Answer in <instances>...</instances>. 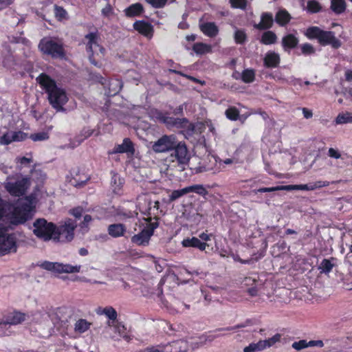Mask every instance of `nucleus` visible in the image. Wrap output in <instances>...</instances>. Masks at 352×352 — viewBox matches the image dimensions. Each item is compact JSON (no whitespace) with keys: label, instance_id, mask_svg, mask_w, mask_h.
<instances>
[{"label":"nucleus","instance_id":"obj_14","mask_svg":"<svg viewBox=\"0 0 352 352\" xmlns=\"http://www.w3.org/2000/svg\"><path fill=\"white\" fill-rule=\"evenodd\" d=\"M170 128H176L181 130V133L185 136H191L195 132V125L190 122L186 118H173Z\"/></svg>","mask_w":352,"mask_h":352},{"label":"nucleus","instance_id":"obj_62","mask_svg":"<svg viewBox=\"0 0 352 352\" xmlns=\"http://www.w3.org/2000/svg\"><path fill=\"white\" fill-rule=\"evenodd\" d=\"M13 3V0H0V11L8 8Z\"/></svg>","mask_w":352,"mask_h":352},{"label":"nucleus","instance_id":"obj_26","mask_svg":"<svg viewBox=\"0 0 352 352\" xmlns=\"http://www.w3.org/2000/svg\"><path fill=\"white\" fill-rule=\"evenodd\" d=\"M273 25V16L270 12H264L261 14V22L256 25L258 30H270Z\"/></svg>","mask_w":352,"mask_h":352},{"label":"nucleus","instance_id":"obj_57","mask_svg":"<svg viewBox=\"0 0 352 352\" xmlns=\"http://www.w3.org/2000/svg\"><path fill=\"white\" fill-rule=\"evenodd\" d=\"M251 321L250 320H248L246 321V323H241V324H238L235 326H233V327H227L226 328H221V329H218L217 331H232V330H236V329H240V328H243L244 327H245L248 324H250Z\"/></svg>","mask_w":352,"mask_h":352},{"label":"nucleus","instance_id":"obj_20","mask_svg":"<svg viewBox=\"0 0 352 352\" xmlns=\"http://www.w3.org/2000/svg\"><path fill=\"white\" fill-rule=\"evenodd\" d=\"M280 62L279 54L272 50L268 51L263 59V64L266 68H276L279 65Z\"/></svg>","mask_w":352,"mask_h":352},{"label":"nucleus","instance_id":"obj_22","mask_svg":"<svg viewBox=\"0 0 352 352\" xmlns=\"http://www.w3.org/2000/svg\"><path fill=\"white\" fill-rule=\"evenodd\" d=\"M84 39L87 41L85 43L87 52H92L94 46H99L98 41L100 39V35L96 29L94 32H91L85 35Z\"/></svg>","mask_w":352,"mask_h":352},{"label":"nucleus","instance_id":"obj_31","mask_svg":"<svg viewBox=\"0 0 352 352\" xmlns=\"http://www.w3.org/2000/svg\"><path fill=\"white\" fill-rule=\"evenodd\" d=\"M291 19L290 14L289 12L286 10H280L276 12L275 15V22L279 25V26H285L287 24L289 23V21Z\"/></svg>","mask_w":352,"mask_h":352},{"label":"nucleus","instance_id":"obj_1","mask_svg":"<svg viewBox=\"0 0 352 352\" xmlns=\"http://www.w3.org/2000/svg\"><path fill=\"white\" fill-rule=\"evenodd\" d=\"M41 88L47 94L48 102L56 111H64L63 106L69 98L64 89L57 85L56 81L45 73H41L36 79Z\"/></svg>","mask_w":352,"mask_h":352},{"label":"nucleus","instance_id":"obj_27","mask_svg":"<svg viewBox=\"0 0 352 352\" xmlns=\"http://www.w3.org/2000/svg\"><path fill=\"white\" fill-rule=\"evenodd\" d=\"M71 175L72 176V179H70L69 182L71 184L76 187H80L85 184H87V181L89 180V178L87 175H80L78 174V170H72L71 172Z\"/></svg>","mask_w":352,"mask_h":352},{"label":"nucleus","instance_id":"obj_6","mask_svg":"<svg viewBox=\"0 0 352 352\" xmlns=\"http://www.w3.org/2000/svg\"><path fill=\"white\" fill-rule=\"evenodd\" d=\"M34 234L43 241L54 240L56 224L45 219H36L33 223Z\"/></svg>","mask_w":352,"mask_h":352},{"label":"nucleus","instance_id":"obj_35","mask_svg":"<svg viewBox=\"0 0 352 352\" xmlns=\"http://www.w3.org/2000/svg\"><path fill=\"white\" fill-rule=\"evenodd\" d=\"M255 75L254 69H245L241 72V79L245 83H251L254 82Z\"/></svg>","mask_w":352,"mask_h":352},{"label":"nucleus","instance_id":"obj_44","mask_svg":"<svg viewBox=\"0 0 352 352\" xmlns=\"http://www.w3.org/2000/svg\"><path fill=\"white\" fill-rule=\"evenodd\" d=\"M30 138L34 141H43L49 138V133L47 132H37L30 134Z\"/></svg>","mask_w":352,"mask_h":352},{"label":"nucleus","instance_id":"obj_46","mask_svg":"<svg viewBox=\"0 0 352 352\" xmlns=\"http://www.w3.org/2000/svg\"><path fill=\"white\" fill-rule=\"evenodd\" d=\"M263 350V347L260 345V340L256 343H251L248 346L243 348V352H256Z\"/></svg>","mask_w":352,"mask_h":352},{"label":"nucleus","instance_id":"obj_21","mask_svg":"<svg viewBox=\"0 0 352 352\" xmlns=\"http://www.w3.org/2000/svg\"><path fill=\"white\" fill-rule=\"evenodd\" d=\"M298 38L293 34H287L282 37V47L285 52H289L298 45Z\"/></svg>","mask_w":352,"mask_h":352},{"label":"nucleus","instance_id":"obj_49","mask_svg":"<svg viewBox=\"0 0 352 352\" xmlns=\"http://www.w3.org/2000/svg\"><path fill=\"white\" fill-rule=\"evenodd\" d=\"M116 329H117V331L119 333V336L120 337H122L124 340H125L127 342H130L131 340V336L128 335L126 333V327L124 325H121V324H118L117 327H116Z\"/></svg>","mask_w":352,"mask_h":352},{"label":"nucleus","instance_id":"obj_15","mask_svg":"<svg viewBox=\"0 0 352 352\" xmlns=\"http://www.w3.org/2000/svg\"><path fill=\"white\" fill-rule=\"evenodd\" d=\"M173 152L170 156L176 158L179 164H185L189 160L188 151L186 144L184 142H178L175 143V147L172 149Z\"/></svg>","mask_w":352,"mask_h":352},{"label":"nucleus","instance_id":"obj_29","mask_svg":"<svg viewBox=\"0 0 352 352\" xmlns=\"http://www.w3.org/2000/svg\"><path fill=\"white\" fill-rule=\"evenodd\" d=\"M336 258L333 256L329 258H324L318 269H319L321 273L329 274L333 267L336 265Z\"/></svg>","mask_w":352,"mask_h":352},{"label":"nucleus","instance_id":"obj_36","mask_svg":"<svg viewBox=\"0 0 352 352\" xmlns=\"http://www.w3.org/2000/svg\"><path fill=\"white\" fill-rule=\"evenodd\" d=\"M91 326V323H89L87 320L85 319H79L75 323V331L82 333L87 331Z\"/></svg>","mask_w":352,"mask_h":352},{"label":"nucleus","instance_id":"obj_12","mask_svg":"<svg viewBox=\"0 0 352 352\" xmlns=\"http://www.w3.org/2000/svg\"><path fill=\"white\" fill-rule=\"evenodd\" d=\"M31 212V206L28 202H22L12 210V222L19 224L26 221Z\"/></svg>","mask_w":352,"mask_h":352},{"label":"nucleus","instance_id":"obj_43","mask_svg":"<svg viewBox=\"0 0 352 352\" xmlns=\"http://www.w3.org/2000/svg\"><path fill=\"white\" fill-rule=\"evenodd\" d=\"M247 41V34L243 30L238 29L234 32V41L236 44L243 45Z\"/></svg>","mask_w":352,"mask_h":352},{"label":"nucleus","instance_id":"obj_24","mask_svg":"<svg viewBox=\"0 0 352 352\" xmlns=\"http://www.w3.org/2000/svg\"><path fill=\"white\" fill-rule=\"evenodd\" d=\"M107 230L109 236L117 238L124 236L126 232V228L123 223H113L108 226Z\"/></svg>","mask_w":352,"mask_h":352},{"label":"nucleus","instance_id":"obj_3","mask_svg":"<svg viewBox=\"0 0 352 352\" xmlns=\"http://www.w3.org/2000/svg\"><path fill=\"white\" fill-rule=\"evenodd\" d=\"M305 36L311 40L316 39L322 46L330 45L333 49H338L342 46V42L336 38L332 31L324 30L318 27L307 28Z\"/></svg>","mask_w":352,"mask_h":352},{"label":"nucleus","instance_id":"obj_39","mask_svg":"<svg viewBox=\"0 0 352 352\" xmlns=\"http://www.w3.org/2000/svg\"><path fill=\"white\" fill-rule=\"evenodd\" d=\"M352 122V113L346 112L340 113L337 118H336V124H342Z\"/></svg>","mask_w":352,"mask_h":352},{"label":"nucleus","instance_id":"obj_61","mask_svg":"<svg viewBox=\"0 0 352 352\" xmlns=\"http://www.w3.org/2000/svg\"><path fill=\"white\" fill-rule=\"evenodd\" d=\"M328 155L329 157L334 158V159H339L341 157V154L338 150H336L335 148H329L328 151Z\"/></svg>","mask_w":352,"mask_h":352},{"label":"nucleus","instance_id":"obj_19","mask_svg":"<svg viewBox=\"0 0 352 352\" xmlns=\"http://www.w3.org/2000/svg\"><path fill=\"white\" fill-rule=\"evenodd\" d=\"M182 245L184 248H196L201 252L205 251L206 247L208 246L206 243L202 242L200 239L197 236L186 237L182 241Z\"/></svg>","mask_w":352,"mask_h":352},{"label":"nucleus","instance_id":"obj_9","mask_svg":"<svg viewBox=\"0 0 352 352\" xmlns=\"http://www.w3.org/2000/svg\"><path fill=\"white\" fill-rule=\"evenodd\" d=\"M40 267L45 270H48V272H54L58 274L79 272L81 269L80 265H72L70 264H63L47 261L43 262Z\"/></svg>","mask_w":352,"mask_h":352},{"label":"nucleus","instance_id":"obj_60","mask_svg":"<svg viewBox=\"0 0 352 352\" xmlns=\"http://www.w3.org/2000/svg\"><path fill=\"white\" fill-rule=\"evenodd\" d=\"M308 346H318L322 348L324 346V342L322 340H309L307 342V347Z\"/></svg>","mask_w":352,"mask_h":352},{"label":"nucleus","instance_id":"obj_38","mask_svg":"<svg viewBox=\"0 0 352 352\" xmlns=\"http://www.w3.org/2000/svg\"><path fill=\"white\" fill-rule=\"evenodd\" d=\"M300 49H301V52H296V54L298 56H300L301 54L304 56H311L314 54L316 52L315 48L313 45L309 43H304L300 45Z\"/></svg>","mask_w":352,"mask_h":352},{"label":"nucleus","instance_id":"obj_4","mask_svg":"<svg viewBox=\"0 0 352 352\" xmlns=\"http://www.w3.org/2000/svg\"><path fill=\"white\" fill-rule=\"evenodd\" d=\"M144 220L146 223V226L140 232L131 236V241L136 245L145 247L149 244L154 230L159 227L160 219H155V221H153V219H150V217H144Z\"/></svg>","mask_w":352,"mask_h":352},{"label":"nucleus","instance_id":"obj_18","mask_svg":"<svg viewBox=\"0 0 352 352\" xmlns=\"http://www.w3.org/2000/svg\"><path fill=\"white\" fill-rule=\"evenodd\" d=\"M124 153H129L131 155H133L135 153L134 144L129 138H125L123 140L122 144L116 145L113 150L109 151V154Z\"/></svg>","mask_w":352,"mask_h":352},{"label":"nucleus","instance_id":"obj_55","mask_svg":"<svg viewBox=\"0 0 352 352\" xmlns=\"http://www.w3.org/2000/svg\"><path fill=\"white\" fill-rule=\"evenodd\" d=\"M27 138V133L21 131L12 132V138L14 142L23 141Z\"/></svg>","mask_w":352,"mask_h":352},{"label":"nucleus","instance_id":"obj_42","mask_svg":"<svg viewBox=\"0 0 352 352\" xmlns=\"http://www.w3.org/2000/svg\"><path fill=\"white\" fill-rule=\"evenodd\" d=\"M280 339V336L276 333L269 340H260V345L263 347V349H265L274 345L276 342H278Z\"/></svg>","mask_w":352,"mask_h":352},{"label":"nucleus","instance_id":"obj_64","mask_svg":"<svg viewBox=\"0 0 352 352\" xmlns=\"http://www.w3.org/2000/svg\"><path fill=\"white\" fill-rule=\"evenodd\" d=\"M102 14L105 16H109L112 13V8L110 4H107V6L102 9L101 10Z\"/></svg>","mask_w":352,"mask_h":352},{"label":"nucleus","instance_id":"obj_28","mask_svg":"<svg viewBox=\"0 0 352 352\" xmlns=\"http://www.w3.org/2000/svg\"><path fill=\"white\" fill-rule=\"evenodd\" d=\"M277 36L272 30H267L262 33L260 43L264 45H272L276 43Z\"/></svg>","mask_w":352,"mask_h":352},{"label":"nucleus","instance_id":"obj_32","mask_svg":"<svg viewBox=\"0 0 352 352\" xmlns=\"http://www.w3.org/2000/svg\"><path fill=\"white\" fill-rule=\"evenodd\" d=\"M122 81L118 79H111L109 82V94L111 96H115L122 89Z\"/></svg>","mask_w":352,"mask_h":352},{"label":"nucleus","instance_id":"obj_5","mask_svg":"<svg viewBox=\"0 0 352 352\" xmlns=\"http://www.w3.org/2000/svg\"><path fill=\"white\" fill-rule=\"evenodd\" d=\"M77 227L76 220L66 219L56 224V230L54 234V242L69 243L75 236V230Z\"/></svg>","mask_w":352,"mask_h":352},{"label":"nucleus","instance_id":"obj_52","mask_svg":"<svg viewBox=\"0 0 352 352\" xmlns=\"http://www.w3.org/2000/svg\"><path fill=\"white\" fill-rule=\"evenodd\" d=\"M124 184V179L119 177L117 173H114L111 177V184L116 185L118 189H120Z\"/></svg>","mask_w":352,"mask_h":352},{"label":"nucleus","instance_id":"obj_11","mask_svg":"<svg viewBox=\"0 0 352 352\" xmlns=\"http://www.w3.org/2000/svg\"><path fill=\"white\" fill-rule=\"evenodd\" d=\"M16 236L14 234L0 235V256L17 252Z\"/></svg>","mask_w":352,"mask_h":352},{"label":"nucleus","instance_id":"obj_51","mask_svg":"<svg viewBox=\"0 0 352 352\" xmlns=\"http://www.w3.org/2000/svg\"><path fill=\"white\" fill-rule=\"evenodd\" d=\"M166 114V112H163L159 109H152L150 112V116L155 121L159 122L163 116Z\"/></svg>","mask_w":352,"mask_h":352},{"label":"nucleus","instance_id":"obj_63","mask_svg":"<svg viewBox=\"0 0 352 352\" xmlns=\"http://www.w3.org/2000/svg\"><path fill=\"white\" fill-rule=\"evenodd\" d=\"M199 239H200V240L202 242L206 243V241L211 240V237H212V234H207L206 232H202L201 234H200L199 235Z\"/></svg>","mask_w":352,"mask_h":352},{"label":"nucleus","instance_id":"obj_47","mask_svg":"<svg viewBox=\"0 0 352 352\" xmlns=\"http://www.w3.org/2000/svg\"><path fill=\"white\" fill-rule=\"evenodd\" d=\"M168 0H145V1L155 9L163 8Z\"/></svg>","mask_w":352,"mask_h":352},{"label":"nucleus","instance_id":"obj_17","mask_svg":"<svg viewBox=\"0 0 352 352\" xmlns=\"http://www.w3.org/2000/svg\"><path fill=\"white\" fill-rule=\"evenodd\" d=\"M133 28L148 38H151L153 35V25L144 20L135 21L133 24Z\"/></svg>","mask_w":352,"mask_h":352},{"label":"nucleus","instance_id":"obj_25","mask_svg":"<svg viewBox=\"0 0 352 352\" xmlns=\"http://www.w3.org/2000/svg\"><path fill=\"white\" fill-rule=\"evenodd\" d=\"M200 30L204 35L214 38L219 33V28L214 22H206L200 25Z\"/></svg>","mask_w":352,"mask_h":352},{"label":"nucleus","instance_id":"obj_13","mask_svg":"<svg viewBox=\"0 0 352 352\" xmlns=\"http://www.w3.org/2000/svg\"><path fill=\"white\" fill-rule=\"evenodd\" d=\"M28 318V316L25 313L14 310L8 312L3 318L0 319V327L3 328L8 324L16 325L23 322Z\"/></svg>","mask_w":352,"mask_h":352},{"label":"nucleus","instance_id":"obj_54","mask_svg":"<svg viewBox=\"0 0 352 352\" xmlns=\"http://www.w3.org/2000/svg\"><path fill=\"white\" fill-rule=\"evenodd\" d=\"M174 117L169 116L168 112H166V114L164 115L162 119L159 121V122L164 124L168 129L170 128Z\"/></svg>","mask_w":352,"mask_h":352},{"label":"nucleus","instance_id":"obj_30","mask_svg":"<svg viewBox=\"0 0 352 352\" xmlns=\"http://www.w3.org/2000/svg\"><path fill=\"white\" fill-rule=\"evenodd\" d=\"M330 9L336 14H340L346 11L345 0H330Z\"/></svg>","mask_w":352,"mask_h":352},{"label":"nucleus","instance_id":"obj_23","mask_svg":"<svg viewBox=\"0 0 352 352\" xmlns=\"http://www.w3.org/2000/svg\"><path fill=\"white\" fill-rule=\"evenodd\" d=\"M125 16L128 18L140 16L144 12V8L140 3H135L130 5L124 10Z\"/></svg>","mask_w":352,"mask_h":352},{"label":"nucleus","instance_id":"obj_34","mask_svg":"<svg viewBox=\"0 0 352 352\" xmlns=\"http://www.w3.org/2000/svg\"><path fill=\"white\" fill-rule=\"evenodd\" d=\"M306 10L309 14L318 13L322 11V6L317 0H309L307 3Z\"/></svg>","mask_w":352,"mask_h":352},{"label":"nucleus","instance_id":"obj_50","mask_svg":"<svg viewBox=\"0 0 352 352\" xmlns=\"http://www.w3.org/2000/svg\"><path fill=\"white\" fill-rule=\"evenodd\" d=\"M233 8L244 10L247 8V0H230Z\"/></svg>","mask_w":352,"mask_h":352},{"label":"nucleus","instance_id":"obj_10","mask_svg":"<svg viewBox=\"0 0 352 352\" xmlns=\"http://www.w3.org/2000/svg\"><path fill=\"white\" fill-rule=\"evenodd\" d=\"M177 141V138L175 135L165 134L153 143L152 149L155 153H164L172 151Z\"/></svg>","mask_w":352,"mask_h":352},{"label":"nucleus","instance_id":"obj_48","mask_svg":"<svg viewBox=\"0 0 352 352\" xmlns=\"http://www.w3.org/2000/svg\"><path fill=\"white\" fill-rule=\"evenodd\" d=\"M103 313L111 320H115L117 318V312L112 307H107L104 309Z\"/></svg>","mask_w":352,"mask_h":352},{"label":"nucleus","instance_id":"obj_45","mask_svg":"<svg viewBox=\"0 0 352 352\" xmlns=\"http://www.w3.org/2000/svg\"><path fill=\"white\" fill-rule=\"evenodd\" d=\"M12 142H14L12 132H6L0 137V144L1 145H8Z\"/></svg>","mask_w":352,"mask_h":352},{"label":"nucleus","instance_id":"obj_2","mask_svg":"<svg viewBox=\"0 0 352 352\" xmlns=\"http://www.w3.org/2000/svg\"><path fill=\"white\" fill-rule=\"evenodd\" d=\"M38 48L43 57L60 60L67 59L65 45L62 39L58 37H43L40 40Z\"/></svg>","mask_w":352,"mask_h":352},{"label":"nucleus","instance_id":"obj_33","mask_svg":"<svg viewBox=\"0 0 352 352\" xmlns=\"http://www.w3.org/2000/svg\"><path fill=\"white\" fill-rule=\"evenodd\" d=\"M192 50H194L197 55H203L210 53L212 51V48L210 45L203 43H196L192 45Z\"/></svg>","mask_w":352,"mask_h":352},{"label":"nucleus","instance_id":"obj_58","mask_svg":"<svg viewBox=\"0 0 352 352\" xmlns=\"http://www.w3.org/2000/svg\"><path fill=\"white\" fill-rule=\"evenodd\" d=\"M83 209L81 206L75 207L69 210V214L78 219L82 216Z\"/></svg>","mask_w":352,"mask_h":352},{"label":"nucleus","instance_id":"obj_7","mask_svg":"<svg viewBox=\"0 0 352 352\" xmlns=\"http://www.w3.org/2000/svg\"><path fill=\"white\" fill-rule=\"evenodd\" d=\"M12 179L8 177V181L5 183L6 190L11 196L20 197L24 195L30 185L29 179L19 175H17L16 181H12Z\"/></svg>","mask_w":352,"mask_h":352},{"label":"nucleus","instance_id":"obj_59","mask_svg":"<svg viewBox=\"0 0 352 352\" xmlns=\"http://www.w3.org/2000/svg\"><path fill=\"white\" fill-rule=\"evenodd\" d=\"M140 352H164V351L161 349L160 346H151L141 350Z\"/></svg>","mask_w":352,"mask_h":352},{"label":"nucleus","instance_id":"obj_56","mask_svg":"<svg viewBox=\"0 0 352 352\" xmlns=\"http://www.w3.org/2000/svg\"><path fill=\"white\" fill-rule=\"evenodd\" d=\"M310 184L311 186L312 190L316 188H320L322 187H326L330 185V182L327 181H318Z\"/></svg>","mask_w":352,"mask_h":352},{"label":"nucleus","instance_id":"obj_37","mask_svg":"<svg viewBox=\"0 0 352 352\" xmlns=\"http://www.w3.org/2000/svg\"><path fill=\"white\" fill-rule=\"evenodd\" d=\"M289 186H285V185H278L276 186H272V187H261L256 190H254V192L255 194H257L258 192H272L278 190H283L289 188Z\"/></svg>","mask_w":352,"mask_h":352},{"label":"nucleus","instance_id":"obj_8","mask_svg":"<svg viewBox=\"0 0 352 352\" xmlns=\"http://www.w3.org/2000/svg\"><path fill=\"white\" fill-rule=\"evenodd\" d=\"M189 192H195L204 198L208 195V192L203 184H194L188 186L182 189L173 190L169 195L168 202L172 203L186 194Z\"/></svg>","mask_w":352,"mask_h":352},{"label":"nucleus","instance_id":"obj_40","mask_svg":"<svg viewBox=\"0 0 352 352\" xmlns=\"http://www.w3.org/2000/svg\"><path fill=\"white\" fill-rule=\"evenodd\" d=\"M225 116L228 120L236 121L239 118V111L236 107H230L225 111Z\"/></svg>","mask_w":352,"mask_h":352},{"label":"nucleus","instance_id":"obj_41","mask_svg":"<svg viewBox=\"0 0 352 352\" xmlns=\"http://www.w3.org/2000/svg\"><path fill=\"white\" fill-rule=\"evenodd\" d=\"M54 15L58 21H62L63 20L68 18V13L67 11L63 7L57 5L54 6Z\"/></svg>","mask_w":352,"mask_h":352},{"label":"nucleus","instance_id":"obj_53","mask_svg":"<svg viewBox=\"0 0 352 352\" xmlns=\"http://www.w3.org/2000/svg\"><path fill=\"white\" fill-rule=\"evenodd\" d=\"M292 347L297 351H300L307 347V341L306 340L295 341L292 344Z\"/></svg>","mask_w":352,"mask_h":352},{"label":"nucleus","instance_id":"obj_16","mask_svg":"<svg viewBox=\"0 0 352 352\" xmlns=\"http://www.w3.org/2000/svg\"><path fill=\"white\" fill-rule=\"evenodd\" d=\"M136 207L142 214L146 216V218H152L153 221H155V218H159L157 214L151 212L152 201L148 197H144L138 198Z\"/></svg>","mask_w":352,"mask_h":352}]
</instances>
